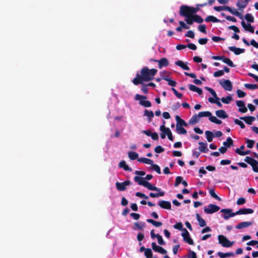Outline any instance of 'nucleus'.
Wrapping results in <instances>:
<instances>
[{"label":"nucleus","instance_id":"nucleus-1","mask_svg":"<svg viewBox=\"0 0 258 258\" xmlns=\"http://www.w3.org/2000/svg\"><path fill=\"white\" fill-rule=\"evenodd\" d=\"M157 72V70L155 69H149L147 67H143L140 71V74L137 73L136 77L133 80L132 82L135 85H138L143 84L144 81H151L154 78Z\"/></svg>","mask_w":258,"mask_h":258},{"label":"nucleus","instance_id":"nucleus-2","mask_svg":"<svg viewBox=\"0 0 258 258\" xmlns=\"http://www.w3.org/2000/svg\"><path fill=\"white\" fill-rule=\"evenodd\" d=\"M134 180L139 185H143L147 188L149 190L154 191H160V188L155 186L152 185L149 182L146 181L144 177L136 176L134 177Z\"/></svg>","mask_w":258,"mask_h":258},{"label":"nucleus","instance_id":"nucleus-3","mask_svg":"<svg viewBox=\"0 0 258 258\" xmlns=\"http://www.w3.org/2000/svg\"><path fill=\"white\" fill-rule=\"evenodd\" d=\"M147 98L146 96L141 95L138 94H136L135 96V99L136 100H139V104L145 107H150L151 106L152 104L150 101L145 100Z\"/></svg>","mask_w":258,"mask_h":258},{"label":"nucleus","instance_id":"nucleus-4","mask_svg":"<svg viewBox=\"0 0 258 258\" xmlns=\"http://www.w3.org/2000/svg\"><path fill=\"white\" fill-rule=\"evenodd\" d=\"M179 14L180 16L186 17L192 15L191 7L187 5H182L180 7Z\"/></svg>","mask_w":258,"mask_h":258},{"label":"nucleus","instance_id":"nucleus-5","mask_svg":"<svg viewBox=\"0 0 258 258\" xmlns=\"http://www.w3.org/2000/svg\"><path fill=\"white\" fill-rule=\"evenodd\" d=\"M244 161L251 166L254 172L258 173V162L256 160L247 156L245 158Z\"/></svg>","mask_w":258,"mask_h":258},{"label":"nucleus","instance_id":"nucleus-6","mask_svg":"<svg viewBox=\"0 0 258 258\" xmlns=\"http://www.w3.org/2000/svg\"><path fill=\"white\" fill-rule=\"evenodd\" d=\"M218 238L219 243L225 247H231L234 243V241L230 242L225 236L222 235H219Z\"/></svg>","mask_w":258,"mask_h":258},{"label":"nucleus","instance_id":"nucleus-7","mask_svg":"<svg viewBox=\"0 0 258 258\" xmlns=\"http://www.w3.org/2000/svg\"><path fill=\"white\" fill-rule=\"evenodd\" d=\"M212 58L214 60H222L223 62L226 63L230 67H235V65L233 63L232 60L224 55L221 56H212Z\"/></svg>","mask_w":258,"mask_h":258},{"label":"nucleus","instance_id":"nucleus-8","mask_svg":"<svg viewBox=\"0 0 258 258\" xmlns=\"http://www.w3.org/2000/svg\"><path fill=\"white\" fill-rule=\"evenodd\" d=\"M220 210V207L214 204H210L208 207L207 208L205 207L204 208V212L206 214H213L218 211Z\"/></svg>","mask_w":258,"mask_h":258},{"label":"nucleus","instance_id":"nucleus-9","mask_svg":"<svg viewBox=\"0 0 258 258\" xmlns=\"http://www.w3.org/2000/svg\"><path fill=\"white\" fill-rule=\"evenodd\" d=\"M184 241L187 242L190 245H193L194 244L193 240L190 237V235L188 231L185 229H183V232L181 234Z\"/></svg>","mask_w":258,"mask_h":258},{"label":"nucleus","instance_id":"nucleus-10","mask_svg":"<svg viewBox=\"0 0 258 258\" xmlns=\"http://www.w3.org/2000/svg\"><path fill=\"white\" fill-rule=\"evenodd\" d=\"M220 85L226 91H231L232 90V84L229 80H223L219 82Z\"/></svg>","mask_w":258,"mask_h":258},{"label":"nucleus","instance_id":"nucleus-11","mask_svg":"<svg viewBox=\"0 0 258 258\" xmlns=\"http://www.w3.org/2000/svg\"><path fill=\"white\" fill-rule=\"evenodd\" d=\"M131 184L130 180H126L123 182H117L115 183L116 188L119 191H124L127 185H129Z\"/></svg>","mask_w":258,"mask_h":258},{"label":"nucleus","instance_id":"nucleus-12","mask_svg":"<svg viewBox=\"0 0 258 258\" xmlns=\"http://www.w3.org/2000/svg\"><path fill=\"white\" fill-rule=\"evenodd\" d=\"M165 122L164 120L163 121V124L161 125L160 127V130L161 132H164V131H166L165 133L166 134V135L167 136V137L168 139L170 141H173V138L172 135L171 131L168 127H166L164 124Z\"/></svg>","mask_w":258,"mask_h":258},{"label":"nucleus","instance_id":"nucleus-13","mask_svg":"<svg viewBox=\"0 0 258 258\" xmlns=\"http://www.w3.org/2000/svg\"><path fill=\"white\" fill-rule=\"evenodd\" d=\"M158 205L162 209L166 210H170L171 208V205L170 202L161 200L159 201Z\"/></svg>","mask_w":258,"mask_h":258},{"label":"nucleus","instance_id":"nucleus-14","mask_svg":"<svg viewBox=\"0 0 258 258\" xmlns=\"http://www.w3.org/2000/svg\"><path fill=\"white\" fill-rule=\"evenodd\" d=\"M236 105L239 107L238 111L241 113H245L247 108L245 107L244 102L242 100H237L236 102Z\"/></svg>","mask_w":258,"mask_h":258},{"label":"nucleus","instance_id":"nucleus-15","mask_svg":"<svg viewBox=\"0 0 258 258\" xmlns=\"http://www.w3.org/2000/svg\"><path fill=\"white\" fill-rule=\"evenodd\" d=\"M226 11H228L232 15L239 17L241 19H243V16L241 13L236 11L234 8H232L229 6H226Z\"/></svg>","mask_w":258,"mask_h":258},{"label":"nucleus","instance_id":"nucleus-16","mask_svg":"<svg viewBox=\"0 0 258 258\" xmlns=\"http://www.w3.org/2000/svg\"><path fill=\"white\" fill-rule=\"evenodd\" d=\"M158 68L161 69L163 67H166L169 64V61L167 58L165 57H162L160 59L158 60Z\"/></svg>","mask_w":258,"mask_h":258},{"label":"nucleus","instance_id":"nucleus-17","mask_svg":"<svg viewBox=\"0 0 258 258\" xmlns=\"http://www.w3.org/2000/svg\"><path fill=\"white\" fill-rule=\"evenodd\" d=\"M229 50L234 52L235 55H239L241 53L245 52V49L243 48H237L235 46H229Z\"/></svg>","mask_w":258,"mask_h":258},{"label":"nucleus","instance_id":"nucleus-18","mask_svg":"<svg viewBox=\"0 0 258 258\" xmlns=\"http://www.w3.org/2000/svg\"><path fill=\"white\" fill-rule=\"evenodd\" d=\"M240 119L241 120H244L246 123L249 125H251L252 122L255 120V117L252 116L240 117Z\"/></svg>","mask_w":258,"mask_h":258},{"label":"nucleus","instance_id":"nucleus-19","mask_svg":"<svg viewBox=\"0 0 258 258\" xmlns=\"http://www.w3.org/2000/svg\"><path fill=\"white\" fill-rule=\"evenodd\" d=\"M241 25L246 31H247L252 33H254V27L252 26H251L250 24H246L245 22L244 21H242L241 22Z\"/></svg>","mask_w":258,"mask_h":258},{"label":"nucleus","instance_id":"nucleus-20","mask_svg":"<svg viewBox=\"0 0 258 258\" xmlns=\"http://www.w3.org/2000/svg\"><path fill=\"white\" fill-rule=\"evenodd\" d=\"M252 225V222H242L236 225L235 228L238 229H243Z\"/></svg>","mask_w":258,"mask_h":258},{"label":"nucleus","instance_id":"nucleus-21","mask_svg":"<svg viewBox=\"0 0 258 258\" xmlns=\"http://www.w3.org/2000/svg\"><path fill=\"white\" fill-rule=\"evenodd\" d=\"M175 119L176 121V125H179V126H187L188 125L187 123L178 115L175 116Z\"/></svg>","mask_w":258,"mask_h":258},{"label":"nucleus","instance_id":"nucleus-22","mask_svg":"<svg viewBox=\"0 0 258 258\" xmlns=\"http://www.w3.org/2000/svg\"><path fill=\"white\" fill-rule=\"evenodd\" d=\"M188 88L190 91L196 92L198 93V94L200 95H201L203 94L202 89L196 87V86H195L194 85H192V84L188 85Z\"/></svg>","mask_w":258,"mask_h":258},{"label":"nucleus","instance_id":"nucleus-23","mask_svg":"<svg viewBox=\"0 0 258 258\" xmlns=\"http://www.w3.org/2000/svg\"><path fill=\"white\" fill-rule=\"evenodd\" d=\"M215 113H216V115L218 117L221 118H227L228 116L227 114L226 113V112L223 109L217 110V111H216Z\"/></svg>","mask_w":258,"mask_h":258},{"label":"nucleus","instance_id":"nucleus-24","mask_svg":"<svg viewBox=\"0 0 258 258\" xmlns=\"http://www.w3.org/2000/svg\"><path fill=\"white\" fill-rule=\"evenodd\" d=\"M217 255L220 258H226L230 256H234L235 254L234 252H232L223 253L222 252L219 251L217 252Z\"/></svg>","mask_w":258,"mask_h":258},{"label":"nucleus","instance_id":"nucleus-25","mask_svg":"<svg viewBox=\"0 0 258 258\" xmlns=\"http://www.w3.org/2000/svg\"><path fill=\"white\" fill-rule=\"evenodd\" d=\"M232 209H224L221 210V212L223 213V218L226 220H227L230 218L227 217L230 216V214L232 213Z\"/></svg>","mask_w":258,"mask_h":258},{"label":"nucleus","instance_id":"nucleus-26","mask_svg":"<svg viewBox=\"0 0 258 258\" xmlns=\"http://www.w3.org/2000/svg\"><path fill=\"white\" fill-rule=\"evenodd\" d=\"M199 144L200 146L199 147V149L201 152L203 153H207L209 151V149L207 148V144L206 143L200 142L199 143Z\"/></svg>","mask_w":258,"mask_h":258},{"label":"nucleus","instance_id":"nucleus-27","mask_svg":"<svg viewBox=\"0 0 258 258\" xmlns=\"http://www.w3.org/2000/svg\"><path fill=\"white\" fill-rule=\"evenodd\" d=\"M175 64L181 68L183 70L188 71L189 70V68L187 66L186 63H185L182 60H179L175 62Z\"/></svg>","mask_w":258,"mask_h":258},{"label":"nucleus","instance_id":"nucleus-28","mask_svg":"<svg viewBox=\"0 0 258 258\" xmlns=\"http://www.w3.org/2000/svg\"><path fill=\"white\" fill-rule=\"evenodd\" d=\"M242 41L247 46H249L250 44L254 47L258 48V43H257L254 39L251 40L250 43H249L245 38H243L242 39Z\"/></svg>","mask_w":258,"mask_h":258},{"label":"nucleus","instance_id":"nucleus-29","mask_svg":"<svg viewBox=\"0 0 258 258\" xmlns=\"http://www.w3.org/2000/svg\"><path fill=\"white\" fill-rule=\"evenodd\" d=\"M162 80H164L168 82V85L170 86L175 87L177 84L176 81L170 79L167 76H162Z\"/></svg>","mask_w":258,"mask_h":258},{"label":"nucleus","instance_id":"nucleus-30","mask_svg":"<svg viewBox=\"0 0 258 258\" xmlns=\"http://www.w3.org/2000/svg\"><path fill=\"white\" fill-rule=\"evenodd\" d=\"M196 218L199 222V225L202 227H205L206 225V222L204 219H203L199 214H196Z\"/></svg>","mask_w":258,"mask_h":258},{"label":"nucleus","instance_id":"nucleus-31","mask_svg":"<svg viewBox=\"0 0 258 258\" xmlns=\"http://www.w3.org/2000/svg\"><path fill=\"white\" fill-rule=\"evenodd\" d=\"M138 161L140 162L150 165H152L153 163V161L152 160L145 157L139 158L138 159Z\"/></svg>","mask_w":258,"mask_h":258},{"label":"nucleus","instance_id":"nucleus-32","mask_svg":"<svg viewBox=\"0 0 258 258\" xmlns=\"http://www.w3.org/2000/svg\"><path fill=\"white\" fill-rule=\"evenodd\" d=\"M119 167L123 168L125 171H131L132 169L128 167L124 160L121 161L119 163Z\"/></svg>","mask_w":258,"mask_h":258},{"label":"nucleus","instance_id":"nucleus-33","mask_svg":"<svg viewBox=\"0 0 258 258\" xmlns=\"http://www.w3.org/2000/svg\"><path fill=\"white\" fill-rule=\"evenodd\" d=\"M205 20L206 22H212L213 23H218L220 22V20L218 19L217 18L213 16H208L206 18Z\"/></svg>","mask_w":258,"mask_h":258},{"label":"nucleus","instance_id":"nucleus-34","mask_svg":"<svg viewBox=\"0 0 258 258\" xmlns=\"http://www.w3.org/2000/svg\"><path fill=\"white\" fill-rule=\"evenodd\" d=\"M147 222L149 223L152 224L153 225L156 227H159L162 225V223L161 222L156 221L152 219H147Z\"/></svg>","mask_w":258,"mask_h":258},{"label":"nucleus","instance_id":"nucleus-35","mask_svg":"<svg viewBox=\"0 0 258 258\" xmlns=\"http://www.w3.org/2000/svg\"><path fill=\"white\" fill-rule=\"evenodd\" d=\"M154 113L152 111H149L147 109H145L144 111V116H146L148 117V120L150 122L154 117Z\"/></svg>","mask_w":258,"mask_h":258},{"label":"nucleus","instance_id":"nucleus-36","mask_svg":"<svg viewBox=\"0 0 258 258\" xmlns=\"http://www.w3.org/2000/svg\"><path fill=\"white\" fill-rule=\"evenodd\" d=\"M199 117L198 114L194 115L189 120L190 124H195L199 121Z\"/></svg>","mask_w":258,"mask_h":258},{"label":"nucleus","instance_id":"nucleus-37","mask_svg":"<svg viewBox=\"0 0 258 258\" xmlns=\"http://www.w3.org/2000/svg\"><path fill=\"white\" fill-rule=\"evenodd\" d=\"M223 144L226 147L230 148L231 146H233V141L230 137H228L227 138L226 141L224 142Z\"/></svg>","mask_w":258,"mask_h":258},{"label":"nucleus","instance_id":"nucleus-38","mask_svg":"<svg viewBox=\"0 0 258 258\" xmlns=\"http://www.w3.org/2000/svg\"><path fill=\"white\" fill-rule=\"evenodd\" d=\"M128 156L131 160H134L138 159L139 155L135 152L130 151L128 152Z\"/></svg>","mask_w":258,"mask_h":258},{"label":"nucleus","instance_id":"nucleus-39","mask_svg":"<svg viewBox=\"0 0 258 258\" xmlns=\"http://www.w3.org/2000/svg\"><path fill=\"white\" fill-rule=\"evenodd\" d=\"M205 135L208 142H211L214 136L213 133L211 131H207L205 132Z\"/></svg>","mask_w":258,"mask_h":258},{"label":"nucleus","instance_id":"nucleus-40","mask_svg":"<svg viewBox=\"0 0 258 258\" xmlns=\"http://www.w3.org/2000/svg\"><path fill=\"white\" fill-rule=\"evenodd\" d=\"M176 130L178 134L185 135L187 133L186 130L183 126L176 125Z\"/></svg>","mask_w":258,"mask_h":258},{"label":"nucleus","instance_id":"nucleus-41","mask_svg":"<svg viewBox=\"0 0 258 258\" xmlns=\"http://www.w3.org/2000/svg\"><path fill=\"white\" fill-rule=\"evenodd\" d=\"M209 192L212 197H213L215 199L218 200L219 201H221V199L219 197H218L215 193V189L214 188H210L209 189Z\"/></svg>","mask_w":258,"mask_h":258},{"label":"nucleus","instance_id":"nucleus-42","mask_svg":"<svg viewBox=\"0 0 258 258\" xmlns=\"http://www.w3.org/2000/svg\"><path fill=\"white\" fill-rule=\"evenodd\" d=\"M158 193H153L151 192L149 194V196L151 198H158L159 197H162L164 195L165 193L164 191H161V190L160 191H158Z\"/></svg>","mask_w":258,"mask_h":258},{"label":"nucleus","instance_id":"nucleus-43","mask_svg":"<svg viewBox=\"0 0 258 258\" xmlns=\"http://www.w3.org/2000/svg\"><path fill=\"white\" fill-rule=\"evenodd\" d=\"M194 19V15H190L189 16L185 17V21L188 25H192L193 22H195Z\"/></svg>","mask_w":258,"mask_h":258},{"label":"nucleus","instance_id":"nucleus-44","mask_svg":"<svg viewBox=\"0 0 258 258\" xmlns=\"http://www.w3.org/2000/svg\"><path fill=\"white\" fill-rule=\"evenodd\" d=\"M244 86L249 90H255L258 88V85L257 84H245Z\"/></svg>","mask_w":258,"mask_h":258},{"label":"nucleus","instance_id":"nucleus-45","mask_svg":"<svg viewBox=\"0 0 258 258\" xmlns=\"http://www.w3.org/2000/svg\"><path fill=\"white\" fill-rule=\"evenodd\" d=\"M212 113L210 111H202L198 113V115L199 117H209L210 116H211Z\"/></svg>","mask_w":258,"mask_h":258},{"label":"nucleus","instance_id":"nucleus-46","mask_svg":"<svg viewBox=\"0 0 258 258\" xmlns=\"http://www.w3.org/2000/svg\"><path fill=\"white\" fill-rule=\"evenodd\" d=\"M235 152L241 156H244L245 155L249 154L250 153V150H247L245 151H242L240 150V149L237 148L235 150Z\"/></svg>","mask_w":258,"mask_h":258},{"label":"nucleus","instance_id":"nucleus-47","mask_svg":"<svg viewBox=\"0 0 258 258\" xmlns=\"http://www.w3.org/2000/svg\"><path fill=\"white\" fill-rule=\"evenodd\" d=\"M221 100L223 103L228 104L232 100V98L230 96H227L226 98L222 97Z\"/></svg>","mask_w":258,"mask_h":258},{"label":"nucleus","instance_id":"nucleus-48","mask_svg":"<svg viewBox=\"0 0 258 258\" xmlns=\"http://www.w3.org/2000/svg\"><path fill=\"white\" fill-rule=\"evenodd\" d=\"M245 19L248 22L252 23L254 22V18L251 14H246L245 15Z\"/></svg>","mask_w":258,"mask_h":258},{"label":"nucleus","instance_id":"nucleus-49","mask_svg":"<svg viewBox=\"0 0 258 258\" xmlns=\"http://www.w3.org/2000/svg\"><path fill=\"white\" fill-rule=\"evenodd\" d=\"M241 209L242 214H243V215L252 214L254 212L252 209H249V208H247V209L243 208V209Z\"/></svg>","mask_w":258,"mask_h":258},{"label":"nucleus","instance_id":"nucleus-50","mask_svg":"<svg viewBox=\"0 0 258 258\" xmlns=\"http://www.w3.org/2000/svg\"><path fill=\"white\" fill-rule=\"evenodd\" d=\"M145 255L147 258H152L153 257V253L152 250L148 248L145 251Z\"/></svg>","mask_w":258,"mask_h":258},{"label":"nucleus","instance_id":"nucleus-51","mask_svg":"<svg viewBox=\"0 0 258 258\" xmlns=\"http://www.w3.org/2000/svg\"><path fill=\"white\" fill-rule=\"evenodd\" d=\"M246 143L247 144V147L248 148H251L253 147L254 144V141L250 139H246Z\"/></svg>","mask_w":258,"mask_h":258},{"label":"nucleus","instance_id":"nucleus-52","mask_svg":"<svg viewBox=\"0 0 258 258\" xmlns=\"http://www.w3.org/2000/svg\"><path fill=\"white\" fill-rule=\"evenodd\" d=\"M195 22L198 23H202L204 20L200 16L198 15H194V19Z\"/></svg>","mask_w":258,"mask_h":258},{"label":"nucleus","instance_id":"nucleus-53","mask_svg":"<svg viewBox=\"0 0 258 258\" xmlns=\"http://www.w3.org/2000/svg\"><path fill=\"white\" fill-rule=\"evenodd\" d=\"M234 121L236 124L239 125L241 128L243 129L245 127V124L241 120H239L238 119H235Z\"/></svg>","mask_w":258,"mask_h":258},{"label":"nucleus","instance_id":"nucleus-54","mask_svg":"<svg viewBox=\"0 0 258 258\" xmlns=\"http://www.w3.org/2000/svg\"><path fill=\"white\" fill-rule=\"evenodd\" d=\"M151 165L153 169L157 173H161L160 168L158 165L153 163Z\"/></svg>","mask_w":258,"mask_h":258},{"label":"nucleus","instance_id":"nucleus-55","mask_svg":"<svg viewBox=\"0 0 258 258\" xmlns=\"http://www.w3.org/2000/svg\"><path fill=\"white\" fill-rule=\"evenodd\" d=\"M236 93L239 98H243L246 96V93L240 89L236 91Z\"/></svg>","mask_w":258,"mask_h":258},{"label":"nucleus","instance_id":"nucleus-56","mask_svg":"<svg viewBox=\"0 0 258 258\" xmlns=\"http://www.w3.org/2000/svg\"><path fill=\"white\" fill-rule=\"evenodd\" d=\"M158 240V242L160 245H165V242H164V240L163 239V238L161 235H159V234H157V236L156 237Z\"/></svg>","mask_w":258,"mask_h":258},{"label":"nucleus","instance_id":"nucleus-57","mask_svg":"<svg viewBox=\"0 0 258 258\" xmlns=\"http://www.w3.org/2000/svg\"><path fill=\"white\" fill-rule=\"evenodd\" d=\"M182 180H183V178L182 176H177L176 177L174 186H177L180 183H181Z\"/></svg>","mask_w":258,"mask_h":258},{"label":"nucleus","instance_id":"nucleus-58","mask_svg":"<svg viewBox=\"0 0 258 258\" xmlns=\"http://www.w3.org/2000/svg\"><path fill=\"white\" fill-rule=\"evenodd\" d=\"M227 6H215L214 7L213 9L214 10L220 12L221 11H226V8Z\"/></svg>","mask_w":258,"mask_h":258},{"label":"nucleus","instance_id":"nucleus-59","mask_svg":"<svg viewBox=\"0 0 258 258\" xmlns=\"http://www.w3.org/2000/svg\"><path fill=\"white\" fill-rule=\"evenodd\" d=\"M199 30L202 33L206 34L207 33L206 32V27L205 25H200L198 27Z\"/></svg>","mask_w":258,"mask_h":258},{"label":"nucleus","instance_id":"nucleus-60","mask_svg":"<svg viewBox=\"0 0 258 258\" xmlns=\"http://www.w3.org/2000/svg\"><path fill=\"white\" fill-rule=\"evenodd\" d=\"M185 36L193 39L195 37V33L192 31L189 30L185 34Z\"/></svg>","mask_w":258,"mask_h":258},{"label":"nucleus","instance_id":"nucleus-61","mask_svg":"<svg viewBox=\"0 0 258 258\" xmlns=\"http://www.w3.org/2000/svg\"><path fill=\"white\" fill-rule=\"evenodd\" d=\"M188 257L189 258H197L196 253L192 251L191 250L189 249L188 250Z\"/></svg>","mask_w":258,"mask_h":258},{"label":"nucleus","instance_id":"nucleus-62","mask_svg":"<svg viewBox=\"0 0 258 258\" xmlns=\"http://www.w3.org/2000/svg\"><path fill=\"white\" fill-rule=\"evenodd\" d=\"M141 90L144 94H147L148 92V85L147 84H142Z\"/></svg>","mask_w":258,"mask_h":258},{"label":"nucleus","instance_id":"nucleus-63","mask_svg":"<svg viewBox=\"0 0 258 258\" xmlns=\"http://www.w3.org/2000/svg\"><path fill=\"white\" fill-rule=\"evenodd\" d=\"M154 150L157 153H161L164 151V149L161 146H157L155 147Z\"/></svg>","mask_w":258,"mask_h":258},{"label":"nucleus","instance_id":"nucleus-64","mask_svg":"<svg viewBox=\"0 0 258 258\" xmlns=\"http://www.w3.org/2000/svg\"><path fill=\"white\" fill-rule=\"evenodd\" d=\"M174 228L179 230H182L183 231V225L181 222L177 223L173 226Z\"/></svg>","mask_w":258,"mask_h":258}]
</instances>
